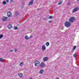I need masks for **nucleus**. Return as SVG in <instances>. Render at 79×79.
<instances>
[{
  "label": "nucleus",
  "instance_id": "5701e85b",
  "mask_svg": "<svg viewBox=\"0 0 79 79\" xmlns=\"http://www.w3.org/2000/svg\"><path fill=\"white\" fill-rule=\"evenodd\" d=\"M3 37V35H0V39H1V38H2Z\"/></svg>",
  "mask_w": 79,
  "mask_h": 79
},
{
  "label": "nucleus",
  "instance_id": "a878e982",
  "mask_svg": "<svg viewBox=\"0 0 79 79\" xmlns=\"http://www.w3.org/2000/svg\"><path fill=\"white\" fill-rule=\"evenodd\" d=\"M32 37V35H31L29 37V39H31Z\"/></svg>",
  "mask_w": 79,
  "mask_h": 79
},
{
  "label": "nucleus",
  "instance_id": "39448f33",
  "mask_svg": "<svg viewBox=\"0 0 79 79\" xmlns=\"http://www.w3.org/2000/svg\"><path fill=\"white\" fill-rule=\"evenodd\" d=\"M12 14H11V12H9L7 13V16L8 18H10V17H11Z\"/></svg>",
  "mask_w": 79,
  "mask_h": 79
},
{
  "label": "nucleus",
  "instance_id": "cd10ccee",
  "mask_svg": "<svg viewBox=\"0 0 79 79\" xmlns=\"http://www.w3.org/2000/svg\"><path fill=\"white\" fill-rule=\"evenodd\" d=\"M10 0V3H12V2H13V1L14 0Z\"/></svg>",
  "mask_w": 79,
  "mask_h": 79
},
{
  "label": "nucleus",
  "instance_id": "9b49d317",
  "mask_svg": "<svg viewBox=\"0 0 79 79\" xmlns=\"http://www.w3.org/2000/svg\"><path fill=\"white\" fill-rule=\"evenodd\" d=\"M34 0H31V1L29 2V5H32V4H33Z\"/></svg>",
  "mask_w": 79,
  "mask_h": 79
},
{
  "label": "nucleus",
  "instance_id": "6e6552de",
  "mask_svg": "<svg viewBox=\"0 0 79 79\" xmlns=\"http://www.w3.org/2000/svg\"><path fill=\"white\" fill-rule=\"evenodd\" d=\"M7 27H8L9 29H10L13 27L12 26V25H11V24H9L8 25Z\"/></svg>",
  "mask_w": 79,
  "mask_h": 79
},
{
  "label": "nucleus",
  "instance_id": "2eb2a0df",
  "mask_svg": "<svg viewBox=\"0 0 79 79\" xmlns=\"http://www.w3.org/2000/svg\"><path fill=\"white\" fill-rule=\"evenodd\" d=\"M0 61H4L5 59L2 58H0Z\"/></svg>",
  "mask_w": 79,
  "mask_h": 79
},
{
  "label": "nucleus",
  "instance_id": "f8f14e48",
  "mask_svg": "<svg viewBox=\"0 0 79 79\" xmlns=\"http://www.w3.org/2000/svg\"><path fill=\"white\" fill-rule=\"evenodd\" d=\"M18 76H19V77H22L23 76V74L21 73H18Z\"/></svg>",
  "mask_w": 79,
  "mask_h": 79
},
{
  "label": "nucleus",
  "instance_id": "2f4dec72",
  "mask_svg": "<svg viewBox=\"0 0 79 79\" xmlns=\"http://www.w3.org/2000/svg\"><path fill=\"white\" fill-rule=\"evenodd\" d=\"M10 52H13V50H11L10 51Z\"/></svg>",
  "mask_w": 79,
  "mask_h": 79
},
{
  "label": "nucleus",
  "instance_id": "4468645a",
  "mask_svg": "<svg viewBox=\"0 0 79 79\" xmlns=\"http://www.w3.org/2000/svg\"><path fill=\"white\" fill-rule=\"evenodd\" d=\"M25 39L26 40H28V39H29V37H28V36H27V35H26L25 36Z\"/></svg>",
  "mask_w": 79,
  "mask_h": 79
},
{
  "label": "nucleus",
  "instance_id": "423d86ee",
  "mask_svg": "<svg viewBox=\"0 0 79 79\" xmlns=\"http://www.w3.org/2000/svg\"><path fill=\"white\" fill-rule=\"evenodd\" d=\"M41 68H44V66H45V63H41L40 65Z\"/></svg>",
  "mask_w": 79,
  "mask_h": 79
},
{
  "label": "nucleus",
  "instance_id": "a211bd4d",
  "mask_svg": "<svg viewBox=\"0 0 79 79\" xmlns=\"http://www.w3.org/2000/svg\"><path fill=\"white\" fill-rule=\"evenodd\" d=\"M76 48V46H74L73 47V50H75V49Z\"/></svg>",
  "mask_w": 79,
  "mask_h": 79
},
{
  "label": "nucleus",
  "instance_id": "c756f323",
  "mask_svg": "<svg viewBox=\"0 0 79 79\" xmlns=\"http://www.w3.org/2000/svg\"><path fill=\"white\" fill-rule=\"evenodd\" d=\"M6 2L7 3H8V2H9L8 0H6Z\"/></svg>",
  "mask_w": 79,
  "mask_h": 79
},
{
  "label": "nucleus",
  "instance_id": "393cba45",
  "mask_svg": "<svg viewBox=\"0 0 79 79\" xmlns=\"http://www.w3.org/2000/svg\"><path fill=\"white\" fill-rule=\"evenodd\" d=\"M76 56H77V55L76 54H75L73 55V57H76Z\"/></svg>",
  "mask_w": 79,
  "mask_h": 79
},
{
  "label": "nucleus",
  "instance_id": "aec40b11",
  "mask_svg": "<svg viewBox=\"0 0 79 79\" xmlns=\"http://www.w3.org/2000/svg\"><path fill=\"white\" fill-rule=\"evenodd\" d=\"M2 3L3 5H6V1H3Z\"/></svg>",
  "mask_w": 79,
  "mask_h": 79
},
{
  "label": "nucleus",
  "instance_id": "7c9ffc66",
  "mask_svg": "<svg viewBox=\"0 0 79 79\" xmlns=\"http://www.w3.org/2000/svg\"><path fill=\"white\" fill-rule=\"evenodd\" d=\"M77 2H79V0H77Z\"/></svg>",
  "mask_w": 79,
  "mask_h": 79
},
{
  "label": "nucleus",
  "instance_id": "f704fd0d",
  "mask_svg": "<svg viewBox=\"0 0 79 79\" xmlns=\"http://www.w3.org/2000/svg\"><path fill=\"white\" fill-rule=\"evenodd\" d=\"M30 79H32V78H30Z\"/></svg>",
  "mask_w": 79,
  "mask_h": 79
},
{
  "label": "nucleus",
  "instance_id": "20e7f679",
  "mask_svg": "<svg viewBox=\"0 0 79 79\" xmlns=\"http://www.w3.org/2000/svg\"><path fill=\"white\" fill-rule=\"evenodd\" d=\"M35 66H38V65L40 64V62L39 61L37 60L35 62Z\"/></svg>",
  "mask_w": 79,
  "mask_h": 79
},
{
  "label": "nucleus",
  "instance_id": "f03ea898",
  "mask_svg": "<svg viewBox=\"0 0 79 79\" xmlns=\"http://www.w3.org/2000/svg\"><path fill=\"white\" fill-rule=\"evenodd\" d=\"M70 23H72L74 22V21H75V18L73 17H71L69 19V20Z\"/></svg>",
  "mask_w": 79,
  "mask_h": 79
},
{
  "label": "nucleus",
  "instance_id": "4be33fe9",
  "mask_svg": "<svg viewBox=\"0 0 79 79\" xmlns=\"http://www.w3.org/2000/svg\"><path fill=\"white\" fill-rule=\"evenodd\" d=\"M61 3H62V1H60L59 2H58V4L59 5H61Z\"/></svg>",
  "mask_w": 79,
  "mask_h": 79
},
{
  "label": "nucleus",
  "instance_id": "ddd939ff",
  "mask_svg": "<svg viewBox=\"0 0 79 79\" xmlns=\"http://www.w3.org/2000/svg\"><path fill=\"white\" fill-rule=\"evenodd\" d=\"M43 60H44V61H47V60H48V57H45L43 59Z\"/></svg>",
  "mask_w": 79,
  "mask_h": 79
},
{
  "label": "nucleus",
  "instance_id": "f3484780",
  "mask_svg": "<svg viewBox=\"0 0 79 79\" xmlns=\"http://www.w3.org/2000/svg\"><path fill=\"white\" fill-rule=\"evenodd\" d=\"M49 44H50L48 42H47L46 44V46H48V45H49Z\"/></svg>",
  "mask_w": 79,
  "mask_h": 79
},
{
  "label": "nucleus",
  "instance_id": "9d476101",
  "mask_svg": "<svg viewBox=\"0 0 79 79\" xmlns=\"http://www.w3.org/2000/svg\"><path fill=\"white\" fill-rule=\"evenodd\" d=\"M46 49V47H45V46L44 45H43L42 46V50H45Z\"/></svg>",
  "mask_w": 79,
  "mask_h": 79
},
{
  "label": "nucleus",
  "instance_id": "c85d7f7f",
  "mask_svg": "<svg viewBox=\"0 0 79 79\" xmlns=\"http://www.w3.org/2000/svg\"><path fill=\"white\" fill-rule=\"evenodd\" d=\"M48 22L49 23H52V21L51 20L50 21H49Z\"/></svg>",
  "mask_w": 79,
  "mask_h": 79
},
{
  "label": "nucleus",
  "instance_id": "1a4fd4ad",
  "mask_svg": "<svg viewBox=\"0 0 79 79\" xmlns=\"http://www.w3.org/2000/svg\"><path fill=\"white\" fill-rule=\"evenodd\" d=\"M8 19V17H4L3 18L2 20L4 21H6L7 19Z\"/></svg>",
  "mask_w": 79,
  "mask_h": 79
},
{
  "label": "nucleus",
  "instance_id": "7ed1b4c3",
  "mask_svg": "<svg viewBox=\"0 0 79 79\" xmlns=\"http://www.w3.org/2000/svg\"><path fill=\"white\" fill-rule=\"evenodd\" d=\"M79 10V7H76V8L74 9L72 11L73 13H74L77 11H78V10Z\"/></svg>",
  "mask_w": 79,
  "mask_h": 79
},
{
  "label": "nucleus",
  "instance_id": "473e14b6",
  "mask_svg": "<svg viewBox=\"0 0 79 79\" xmlns=\"http://www.w3.org/2000/svg\"><path fill=\"white\" fill-rule=\"evenodd\" d=\"M19 26V24L17 25V26Z\"/></svg>",
  "mask_w": 79,
  "mask_h": 79
},
{
  "label": "nucleus",
  "instance_id": "b1692460",
  "mask_svg": "<svg viewBox=\"0 0 79 79\" xmlns=\"http://www.w3.org/2000/svg\"><path fill=\"white\" fill-rule=\"evenodd\" d=\"M14 29L15 30H16L18 29V27H15V28H14Z\"/></svg>",
  "mask_w": 79,
  "mask_h": 79
},
{
  "label": "nucleus",
  "instance_id": "72a5a7b5",
  "mask_svg": "<svg viewBox=\"0 0 79 79\" xmlns=\"http://www.w3.org/2000/svg\"><path fill=\"white\" fill-rule=\"evenodd\" d=\"M39 9H37V10H39Z\"/></svg>",
  "mask_w": 79,
  "mask_h": 79
},
{
  "label": "nucleus",
  "instance_id": "0eeeda50",
  "mask_svg": "<svg viewBox=\"0 0 79 79\" xmlns=\"http://www.w3.org/2000/svg\"><path fill=\"white\" fill-rule=\"evenodd\" d=\"M19 15V12L18 11H16L15 12V15H14L15 17H16V16H18V15Z\"/></svg>",
  "mask_w": 79,
  "mask_h": 79
},
{
  "label": "nucleus",
  "instance_id": "412c9836",
  "mask_svg": "<svg viewBox=\"0 0 79 79\" xmlns=\"http://www.w3.org/2000/svg\"><path fill=\"white\" fill-rule=\"evenodd\" d=\"M48 18V19H52L53 18V16H49Z\"/></svg>",
  "mask_w": 79,
  "mask_h": 79
},
{
  "label": "nucleus",
  "instance_id": "dca6fc26",
  "mask_svg": "<svg viewBox=\"0 0 79 79\" xmlns=\"http://www.w3.org/2000/svg\"><path fill=\"white\" fill-rule=\"evenodd\" d=\"M43 72H44V70H41L40 72V74H42Z\"/></svg>",
  "mask_w": 79,
  "mask_h": 79
},
{
  "label": "nucleus",
  "instance_id": "6ab92c4d",
  "mask_svg": "<svg viewBox=\"0 0 79 79\" xmlns=\"http://www.w3.org/2000/svg\"><path fill=\"white\" fill-rule=\"evenodd\" d=\"M23 66V62H21L20 64V66Z\"/></svg>",
  "mask_w": 79,
  "mask_h": 79
},
{
  "label": "nucleus",
  "instance_id": "f257e3e1",
  "mask_svg": "<svg viewBox=\"0 0 79 79\" xmlns=\"http://www.w3.org/2000/svg\"><path fill=\"white\" fill-rule=\"evenodd\" d=\"M64 26L65 27H70V26H71V24L69 23V22L67 21L65 23Z\"/></svg>",
  "mask_w": 79,
  "mask_h": 79
},
{
  "label": "nucleus",
  "instance_id": "bb28decb",
  "mask_svg": "<svg viewBox=\"0 0 79 79\" xmlns=\"http://www.w3.org/2000/svg\"><path fill=\"white\" fill-rule=\"evenodd\" d=\"M18 49H17V48H15V52H17V51H18Z\"/></svg>",
  "mask_w": 79,
  "mask_h": 79
}]
</instances>
